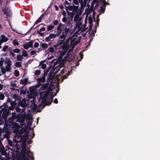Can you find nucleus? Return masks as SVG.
Instances as JSON below:
<instances>
[{
  "label": "nucleus",
  "instance_id": "obj_1",
  "mask_svg": "<svg viewBox=\"0 0 160 160\" xmlns=\"http://www.w3.org/2000/svg\"><path fill=\"white\" fill-rule=\"evenodd\" d=\"M26 118L24 114H18L16 115L15 112L12 113V117L10 118L11 121L16 120V122H19L20 123V126H23L24 124L25 120Z\"/></svg>",
  "mask_w": 160,
  "mask_h": 160
},
{
  "label": "nucleus",
  "instance_id": "obj_2",
  "mask_svg": "<svg viewBox=\"0 0 160 160\" xmlns=\"http://www.w3.org/2000/svg\"><path fill=\"white\" fill-rule=\"evenodd\" d=\"M10 101V99L8 98L6 102L3 104L4 107L2 108V113L1 117L2 120H6L7 119V117L11 114L10 110L8 108V104Z\"/></svg>",
  "mask_w": 160,
  "mask_h": 160
},
{
  "label": "nucleus",
  "instance_id": "obj_3",
  "mask_svg": "<svg viewBox=\"0 0 160 160\" xmlns=\"http://www.w3.org/2000/svg\"><path fill=\"white\" fill-rule=\"evenodd\" d=\"M17 102V105L16 106V110L17 112H20L21 111V109L19 108L21 107L23 108L22 109V111H24L25 110V108L27 107V104L25 98H22L21 97L19 99H18Z\"/></svg>",
  "mask_w": 160,
  "mask_h": 160
},
{
  "label": "nucleus",
  "instance_id": "obj_4",
  "mask_svg": "<svg viewBox=\"0 0 160 160\" xmlns=\"http://www.w3.org/2000/svg\"><path fill=\"white\" fill-rule=\"evenodd\" d=\"M32 154L31 153L30 150H27L25 146H24L22 147V150L21 152L20 153V157H23V159H26V157L30 158L31 157V159L32 160L34 159V158L33 156H31Z\"/></svg>",
  "mask_w": 160,
  "mask_h": 160
},
{
  "label": "nucleus",
  "instance_id": "obj_5",
  "mask_svg": "<svg viewBox=\"0 0 160 160\" xmlns=\"http://www.w3.org/2000/svg\"><path fill=\"white\" fill-rule=\"evenodd\" d=\"M47 72H45L43 75V76L39 78H38L37 79V81L38 82V83L37 84V85L39 87L42 85L41 83H44L46 81V76L47 74Z\"/></svg>",
  "mask_w": 160,
  "mask_h": 160
},
{
  "label": "nucleus",
  "instance_id": "obj_6",
  "mask_svg": "<svg viewBox=\"0 0 160 160\" xmlns=\"http://www.w3.org/2000/svg\"><path fill=\"white\" fill-rule=\"evenodd\" d=\"M48 13H47L46 12H44L39 18L36 20V21L35 22L33 26L30 28V30L28 31H30L33 27L35 26L36 24L41 22L42 19H44L45 17V16L46 15H48Z\"/></svg>",
  "mask_w": 160,
  "mask_h": 160
},
{
  "label": "nucleus",
  "instance_id": "obj_7",
  "mask_svg": "<svg viewBox=\"0 0 160 160\" xmlns=\"http://www.w3.org/2000/svg\"><path fill=\"white\" fill-rule=\"evenodd\" d=\"M9 98L10 100V101L9 102H10V106H9L8 105V108L10 110H13L14 109L16 110V107L17 105V103L15 101H11V99L9 98Z\"/></svg>",
  "mask_w": 160,
  "mask_h": 160
},
{
  "label": "nucleus",
  "instance_id": "obj_8",
  "mask_svg": "<svg viewBox=\"0 0 160 160\" xmlns=\"http://www.w3.org/2000/svg\"><path fill=\"white\" fill-rule=\"evenodd\" d=\"M10 123L11 124V125H12V128L16 129H18L22 127L20 126V123L19 122H16V120L10 121Z\"/></svg>",
  "mask_w": 160,
  "mask_h": 160
},
{
  "label": "nucleus",
  "instance_id": "obj_9",
  "mask_svg": "<svg viewBox=\"0 0 160 160\" xmlns=\"http://www.w3.org/2000/svg\"><path fill=\"white\" fill-rule=\"evenodd\" d=\"M73 12H77L76 14V15H79L81 14L82 13V11H80L79 13H78V6H75L74 5H73Z\"/></svg>",
  "mask_w": 160,
  "mask_h": 160
},
{
  "label": "nucleus",
  "instance_id": "obj_10",
  "mask_svg": "<svg viewBox=\"0 0 160 160\" xmlns=\"http://www.w3.org/2000/svg\"><path fill=\"white\" fill-rule=\"evenodd\" d=\"M2 11L6 16L8 17V14L9 12H10V9L8 7H5L3 8L2 10Z\"/></svg>",
  "mask_w": 160,
  "mask_h": 160
},
{
  "label": "nucleus",
  "instance_id": "obj_11",
  "mask_svg": "<svg viewBox=\"0 0 160 160\" xmlns=\"http://www.w3.org/2000/svg\"><path fill=\"white\" fill-rule=\"evenodd\" d=\"M59 68L58 69V71L55 72L54 74H53V72H54V70H53V69L49 73L48 77L49 78H51L52 79H53V77H54V75H55V74H56V73H57L58 71V70H59Z\"/></svg>",
  "mask_w": 160,
  "mask_h": 160
},
{
  "label": "nucleus",
  "instance_id": "obj_12",
  "mask_svg": "<svg viewBox=\"0 0 160 160\" xmlns=\"http://www.w3.org/2000/svg\"><path fill=\"white\" fill-rule=\"evenodd\" d=\"M28 82V78H25L23 79H21L20 80V83L22 84L26 85Z\"/></svg>",
  "mask_w": 160,
  "mask_h": 160
},
{
  "label": "nucleus",
  "instance_id": "obj_13",
  "mask_svg": "<svg viewBox=\"0 0 160 160\" xmlns=\"http://www.w3.org/2000/svg\"><path fill=\"white\" fill-rule=\"evenodd\" d=\"M52 99H53L52 97V96H51L49 98H48V101H47V100L46 102H44L46 103L47 105L49 106V105H50L51 104L52 102Z\"/></svg>",
  "mask_w": 160,
  "mask_h": 160
},
{
  "label": "nucleus",
  "instance_id": "obj_14",
  "mask_svg": "<svg viewBox=\"0 0 160 160\" xmlns=\"http://www.w3.org/2000/svg\"><path fill=\"white\" fill-rule=\"evenodd\" d=\"M5 63L7 64L6 66H11L12 62L10 59L8 58H6L5 59Z\"/></svg>",
  "mask_w": 160,
  "mask_h": 160
},
{
  "label": "nucleus",
  "instance_id": "obj_15",
  "mask_svg": "<svg viewBox=\"0 0 160 160\" xmlns=\"http://www.w3.org/2000/svg\"><path fill=\"white\" fill-rule=\"evenodd\" d=\"M12 97L14 99V101L17 102L18 101V99H19L21 97H22L18 96L16 94H14L12 95Z\"/></svg>",
  "mask_w": 160,
  "mask_h": 160
},
{
  "label": "nucleus",
  "instance_id": "obj_16",
  "mask_svg": "<svg viewBox=\"0 0 160 160\" xmlns=\"http://www.w3.org/2000/svg\"><path fill=\"white\" fill-rule=\"evenodd\" d=\"M68 47L66 44L65 43L62 45L61 48L63 50L65 51V52H67L68 49Z\"/></svg>",
  "mask_w": 160,
  "mask_h": 160
},
{
  "label": "nucleus",
  "instance_id": "obj_17",
  "mask_svg": "<svg viewBox=\"0 0 160 160\" xmlns=\"http://www.w3.org/2000/svg\"><path fill=\"white\" fill-rule=\"evenodd\" d=\"M64 5L65 6V8L67 12H68V9H69L70 11H73V5H70L68 7L66 6L65 5Z\"/></svg>",
  "mask_w": 160,
  "mask_h": 160
},
{
  "label": "nucleus",
  "instance_id": "obj_18",
  "mask_svg": "<svg viewBox=\"0 0 160 160\" xmlns=\"http://www.w3.org/2000/svg\"><path fill=\"white\" fill-rule=\"evenodd\" d=\"M1 39L4 42H6L8 40V39L7 38L5 37V36L4 34L1 35Z\"/></svg>",
  "mask_w": 160,
  "mask_h": 160
},
{
  "label": "nucleus",
  "instance_id": "obj_19",
  "mask_svg": "<svg viewBox=\"0 0 160 160\" xmlns=\"http://www.w3.org/2000/svg\"><path fill=\"white\" fill-rule=\"evenodd\" d=\"M49 84H48V83H46L45 84H42V86L41 88V89L44 90L45 89H47L48 88V85Z\"/></svg>",
  "mask_w": 160,
  "mask_h": 160
},
{
  "label": "nucleus",
  "instance_id": "obj_20",
  "mask_svg": "<svg viewBox=\"0 0 160 160\" xmlns=\"http://www.w3.org/2000/svg\"><path fill=\"white\" fill-rule=\"evenodd\" d=\"M48 95V94L45 92V94L43 95V98L42 101V102H44L47 101V98Z\"/></svg>",
  "mask_w": 160,
  "mask_h": 160
},
{
  "label": "nucleus",
  "instance_id": "obj_21",
  "mask_svg": "<svg viewBox=\"0 0 160 160\" xmlns=\"http://www.w3.org/2000/svg\"><path fill=\"white\" fill-rule=\"evenodd\" d=\"M40 46L43 49H45L48 48V45L46 43H41L40 44Z\"/></svg>",
  "mask_w": 160,
  "mask_h": 160
},
{
  "label": "nucleus",
  "instance_id": "obj_22",
  "mask_svg": "<svg viewBox=\"0 0 160 160\" xmlns=\"http://www.w3.org/2000/svg\"><path fill=\"white\" fill-rule=\"evenodd\" d=\"M65 40L64 39H59L57 43L59 45L61 46L64 44V42H65Z\"/></svg>",
  "mask_w": 160,
  "mask_h": 160
},
{
  "label": "nucleus",
  "instance_id": "obj_23",
  "mask_svg": "<svg viewBox=\"0 0 160 160\" xmlns=\"http://www.w3.org/2000/svg\"><path fill=\"white\" fill-rule=\"evenodd\" d=\"M8 145L10 146L13 147L15 146L14 144L12 142L11 140L8 139Z\"/></svg>",
  "mask_w": 160,
  "mask_h": 160
},
{
  "label": "nucleus",
  "instance_id": "obj_24",
  "mask_svg": "<svg viewBox=\"0 0 160 160\" xmlns=\"http://www.w3.org/2000/svg\"><path fill=\"white\" fill-rule=\"evenodd\" d=\"M67 36L65 35L64 34V32H62V34L59 37V39H64L65 40L66 37Z\"/></svg>",
  "mask_w": 160,
  "mask_h": 160
},
{
  "label": "nucleus",
  "instance_id": "obj_25",
  "mask_svg": "<svg viewBox=\"0 0 160 160\" xmlns=\"http://www.w3.org/2000/svg\"><path fill=\"white\" fill-rule=\"evenodd\" d=\"M21 140V139H20L18 141H17L16 139V138L14 137L13 138V143L14 144L15 146H16L17 144V143L18 142H20Z\"/></svg>",
  "mask_w": 160,
  "mask_h": 160
},
{
  "label": "nucleus",
  "instance_id": "obj_26",
  "mask_svg": "<svg viewBox=\"0 0 160 160\" xmlns=\"http://www.w3.org/2000/svg\"><path fill=\"white\" fill-rule=\"evenodd\" d=\"M70 31V29L68 28H67L66 27L65 28L63 32H64V34H65L66 36H67L69 31Z\"/></svg>",
  "mask_w": 160,
  "mask_h": 160
},
{
  "label": "nucleus",
  "instance_id": "obj_27",
  "mask_svg": "<svg viewBox=\"0 0 160 160\" xmlns=\"http://www.w3.org/2000/svg\"><path fill=\"white\" fill-rule=\"evenodd\" d=\"M105 6L104 7L103 6H102L101 7V9L100 10V12L102 13H103L105 11Z\"/></svg>",
  "mask_w": 160,
  "mask_h": 160
},
{
  "label": "nucleus",
  "instance_id": "obj_28",
  "mask_svg": "<svg viewBox=\"0 0 160 160\" xmlns=\"http://www.w3.org/2000/svg\"><path fill=\"white\" fill-rule=\"evenodd\" d=\"M15 66L16 67L18 68H20L21 67V63L20 62H16L15 63Z\"/></svg>",
  "mask_w": 160,
  "mask_h": 160
},
{
  "label": "nucleus",
  "instance_id": "obj_29",
  "mask_svg": "<svg viewBox=\"0 0 160 160\" xmlns=\"http://www.w3.org/2000/svg\"><path fill=\"white\" fill-rule=\"evenodd\" d=\"M17 58L18 61H21L23 58V57L21 55H17Z\"/></svg>",
  "mask_w": 160,
  "mask_h": 160
},
{
  "label": "nucleus",
  "instance_id": "obj_30",
  "mask_svg": "<svg viewBox=\"0 0 160 160\" xmlns=\"http://www.w3.org/2000/svg\"><path fill=\"white\" fill-rule=\"evenodd\" d=\"M22 56L24 57H27L28 56V54L26 50H24L22 52Z\"/></svg>",
  "mask_w": 160,
  "mask_h": 160
},
{
  "label": "nucleus",
  "instance_id": "obj_31",
  "mask_svg": "<svg viewBox=\"0 0 160 160\" xmlns=\"http://www.w3.org/2000/svg\"><path fill=\"white\" fill-rule=\"evenodd\" d=\"M54 28V26L52 25H50L47 27V30L50 31L53 29Z\"/></svg>",
  "mask_w": 160,
  "mask_h": 160
},
{
  "label": "nucleus",
  "instance_id": "obj_32",
  "mask_svg": "<svg viewBox=\"0 0 160 160\" xmlns=\"http://www.w3.org/2000/svg\"><path fill=\"white\" fill-rule=\"evenodd\" d=\"M49 36L50 39H52L53 38H55L56 37V35H55V34L50 33L49 34Z\"/></svg>",
  "mask_w": 160,
  "mask_h": 160
},
{
  "label": "nucleus",
  "instance_id": "obj_33",
  "mask_svg": "<svg viewBox=\"0 0 160 160\" xmlns=\"http://www.w3.org/2000/svg\"><path fill=\"white\" fill-rule=\"evenodd\" d=\"M23 47L26 50L28 49L29 48L27 44V43H24L23 45Z\"/></svg>",
  "mask_w": 160,
  "mask_h": 160
},
{
  "label": "nucleus",
  "instance_id": "obj_34",
  "mask_svg": "<svg viewBox=\"0 0 160 160\" xmlns=\"http://www.w3.org/2000/svg\"><path fill=\"white\" fill-rule=\"evenodd\" d=\"M14 75L16 77H18L19 75V72L17 70H15L14 72Z\"/></svg>",
  "mask_w": 160,
  "mask_h": 160
},
{
  "label": "nucleus",
  "instance_id": "obj_35",
  "mask_svg": "<svg viewBox=\"0 0 160 160\" xmlns=\"http://www.w3.org/2000/svg\"><path fill=\"white\" fill-rule=\"evenodd\" d=\"M11 66H6L5 68L6 71L8 72H10L11 71Z\"/></svg>",
  "mask_w": 160,
  "mask_h": 160
},
{
  "label": "nucleus",
  "instance_id": "obj_36",
  "mask_svg": "<svg viewBox=\"0 0 160 160\" xmlns=\"http://www.w3.org/2000/svg\"><path fill=\"white\" fill-rule=\"evenodd\" d=\"M62 24L61 23H59V25L58 27L57 28V30H62Z\"/></svg>",
  "mask_w": 160,
  "mask_h": 160
},
{
  "label": "nucleus",
  "instance_id": "obj_37",
  "mask_svg": "<svg viewBox=\"0 0 160 160\" xmlns=\"http://www.w3.org/2000/svg\"><path fill=\"white\" fill-rule=\"evenodd\" d=\"M27 44L30 48H32L33 46V42L32 41H30L29 42L27 43Z\"/></svg>",
  "mask_w": 160,
  "mask_h": 160
},
{
  "label": "nucleus",
  "instance_id": "obj_38",
  "mask_svg": "<svg viewBox=\"0 0 160 160\" xmlns=\"http://www.w3.org/2000/svg\"><path fill=\"white\" fill-rule=\"evenodd\" d=\"M1 71L2 72L3 74H4L6 73V71L4 67H1Z\"/></svg>",
  "mask_w": 160,
  "mask_h": 160
},
{
  "label": "nucleus",
  "instance_id": "obj_39",
  "mask_svg": "<svg viewBox=\"0 0 160 160\" xmlns=\"http://www.w3.org/2000/svg\"><path fill=\"white\" fill-rule=\"evenodd\" d=\"M34 74L37 76L41 74V71L39 70H36Z\"/></svg>",
  "mask_w": 160,
  "mask_h": 160
},
{
  "label": "nucleus",
  "instance_id": "obj_40",
  "mask_svg": "<svg viewBox=\"0 0 160 160\" xmlns=\"http://www.w3.org/2000/svg\"><path fill=\"white\" fill-rule=\"evenodd\" d=\"M95 36V33L94 32V29H93L91 32L90 34V37L91 38H93Z\"/></svg>",
  "mask_w": 160,
  "mask_h": 160
},
{
  "label": "nucleus",
  "instance_id": "obj_41",
  "mask_svg": "<svg viewBox=\"0 0 160 160\" xmlns=\"http://www.w3.org/2000/svg\"><path fill=\"white\" fill-rule=\"evenodd\" d=\"M89 23V24H92L93 22V19L92 17L89 16L88 17Z\"/></svg>",
  "mask_w": 160,
  "mask_h": 160
},
{
  "label": "nucleus",
  "instance_id": "obj_42",
  "mask_svg": "<svg viewBox=\"0 0 160 160\" xmlns=\"http://www.w3.org/2000/svg\"><path fill=\"white\" fill-rule=\"evenodd\" d=\"M5 98V96L3 94L0 93V99L1 100H4Z\"/></svg>",
  "mask_w": 160,
  "mask_h": 160
},
{
  "label": "nucleus",
  "instance_id": "obj_43",
  "mask_svg": "<svg viewBox=\"0 0 160 160\" xmlns=\"http://www.w3.org/2000/svg\"><path fill=\"white\" fill-rule=\"evenodd\" d=\"M52 91V89L51 88H49L48 89L46 92L48 95L51 93Z\"/></svg>",
  "mask_w": 160,
  "mask_h": 160
},
{
  "label": "nucleus",
  "instance_id": "obj_44",
  "mask_svg": "<svg viewBox=\"0 0 160 160\" xmlns=\"http://www.w3.org/2000/svg\"><path fill=\"white\" fill-rule=\"evenodd\" d=\"M13 43L14 46L18 45L19 44L18 42L16 40H14L13 41Z\"/></svg>",
  "mask_w": 160,
  "mask_h": 160
},
{
  "label": "nucleus",
  "instance_id": "obj_45",
  "mask_svg": "<svg viewBox=\"0 0 160 160\" xmlns=\"http://www.w3.org/2000/svg\"><path fill=\"white\" fill-rule=\"evenodd\" d=\"M48 50L50 52H54V48L52 47H50L48 48Z\"/></svg>",
  "mask_w": 160,
  "mask_h": 160
},
{
  "label": "nucleus",
  "instance_id": "obj_46",
  "mask_svg": "<svg viewBox=\"0 0 160 160\" xmlns=\"http://www.w3.org/2000/svg\"><path fill=\"white\" fill-rule=\"evenodd\" d=\"M13 52L15 53H19L20 52L19 49L16 48L13 50Z\"/></svg>",
  "mask_w": 160,
  "mask_h": 160
},
{
  "label": "nucleus",
  "instance_id": "obj_47",
  "mask_svg": "<svg viewBox=\"0 0 160 160\" xmlns=\"http://www.w3.org/2000/svg\"><path fill=\"white\" fill-rule=\"evenodd\" d=\"M8 46L7 45L3 47V48L2 49V51L4 52H6L7 49L8 48Z\"/></svg>",
  "mask_w": 160,
  "mask_h": 160
},
{
  "label": "nucleus",
  "instance_id": "obj_48",
  "mask_svg": "<svg viewBox=\"0 0 160 160\" xmlns=\"http://www.w3.org/2000/svg\"><path fill=\"white\" fill-rule=\"evenodd\" d=\"M84 26L83 28L82 27L81 28V30L82 32H84L86 29V28H85L86 25L84 24Z\"/></svg>",
  "mask_w": 160,
  "mask_h": 160
},
{
  "label": "nucleus",
  "instance_id": "obj_49",
  "mask_svg": "<svg viewBox=\"0 0 160 160\" xmlns=\"http://www.w3.org/2000/svg\"><path fill=\"white\" fill-rule=\"evenodd\" d=\"M41 68L42 69H44L46 68V65L45 64H41Z\"/></svg>",
  "mask_w": 160,
  "mask_h": 160
},
{
  "label": "nucleus",
  "instance_id": "obj_50",
  "mask_svg": "<svg viewBox=\"0 0 160 160\" xmlns=\"http://www.w3.org/2000/svg\"><path fill=\"white\" fill-rule=\"evenodd\" d=\"M58 20H54L53 22V24L54 25H56L58 24Z\"/></svg>",
  "mask_w": 160,
  "mask_h": 160
},
{
  "label": "nucleus",
  "instance_id": "obj_51",
  "mask_svg": "<svg viewBox=\"0 0 160 160\" xmlns=\"http://www.w3.org/2000/svg\"><path fill=\"white\" fill-rule=\"evenodd\" d=\"M1 152L2 154H4L6 152L5 149L3 147L1 149Z\"/></svg>",
  "mask_w": 160,
  "mask_h": 160
},
{
  "label": "nucleus",
  "instance_id": "obj_52",
  "mask_svg": "<svg viewBox=\"0 0 160 160\" xmlns=\"http://www.w3.org/2000/svg\"><path fill=\"white\" fill-rule=\"evenodd\" d=\"M52 79H51V78H49L48 77L47 80V81H46V83H48V84H49V82Z\"/></svg>",
  "mask_w": 160,
  "mask_h": 160
},
{
  "label": "nucleus",
  "instance_id": "obj_53",
  "mask_svg": "<svg viewBox=\"0 0 160 160\" xmlns=\"http://www.w3.org/2000/svg\"><path fill=\"white\" fill-rule=\"evenodd\" d=\"M73 2L76 5H78V0H73Z\"/></svg>",
  "mask_w": 160,
  "mask_h": 160
},
{
  "label": "nucleus",
  "instance_id": "obj_54",
  "mask_svg": "<svg viewBox=\"0 0 160 160\" xmlns=\"http://www.w3.org/2000/svg\"><path fill=\"white\" fill-rule=\"evenodd\" d=\"M50 38L49 37V36H48L46 37L45 38V40L47 42H48L50 40Z\"/></svg>",
  "mask_w": 160,
  "mask_h": 160
},
{
  "label": "nucleus",
  "instance_id": "obj_55",
  "mask_svg": "<svg viewBox=\"0 0 160 160\" xmlns=\"http://www.w3.org/2000/svg\"><path fill=\"white\" fill-rule=\"evenodd\" d=\"M59 31H58V32L57 33L55 34V35H56V36H58L60 34V33H61V32L62 31V30H58Z\"/></svg>",
  "mask_w": 160,
  "mask_h": 160
},
{
  "label": "nucleus",
  "instance_id": "obj_56",
  "mask_svg": "<svg viewBox=\"0 0 160 160\" xmlns=\"http://www.w3.org/2000/svg\"><path fill=\"white\" fill-rule=\"evenodd\" d=\"M34 46L35 48H37L39 46V43L38 42H36L34 44Z\"/></svg>",
  "mask_w": 160,
  "mask_h": 160
},
{
  "label": "nucleus",
  "instance_id": "obj_57",
  "mask_svg": "<svg viewBox=\"0 0 160 160\" xmlns=\"http://www.w3.org/2000/svg\"><path fill=\"white\" fill-rule=\"evenodd\" d=\"M62 21L64 22H66L67 21V18L66 17H63V18H62Z\"/></svg>",
  "mask_w": 160,
  "mask_h": 160
},
{
  "label": "nucleus",
  "instance_id": "obj_58",
  "mask_svg": "<svg viewBox=\"0 0 160 160\" xmlns=\"http://www.w3.org/2000/svg\"><path fill=\"white\" fill-rule=\"evenodd\" d=\"M37 33L40 35L41 36H42L44 35V33L42 32H41L40 31H38L37 32Z\"/></svg>",
  "mask_w": 160,
  "mask_h": 160
},
{
  "label": "nucleus",
  "instance_id": "obj_59",
  "mask_svg": "<svg viewBox=\"0 0 160 160\" xmlns=\"http://www.w3.org/2000/svg\"><path fill=\"white\" fill-rule=\"evenodd\" d=\"M92 24H89V28L88 30V31L90 33L92 29Z\"/></svg>",
  "mask_w": 160,
  "mask_h": 160
},
{
  "label": "nucleus",
  "instance_id": "obj_60",
  "mask_svg": "<svg viewBox=\"0 0 160 160\" xmlns=\"http://www.w3.org/2000/svg\"><path fill=\"white\" fill-rule=\"evenodd\" d=\"M59 46V45L58 43H57V44L54 45L53 46V47L55 49H58V47Z\"/></svg>",
  "mask_w": 160,
  "mask_h": 160
},
{
  "label": "nucleus",
  "instance_id": "obj_61",
  "mask_svg": "<svg viewBox=\"0 0 160 160\" xmlns=\"http://www.w3.org/2000/svg\"><path fill=\"white\" fill-rule=\"evenodd\" d=\"M86 1L85 2V0L84 1H83V4L82 5H81V8H83L84 7H85V5H86Z\"/></svg>",
  "mask_w": 160,
  "mask_h": 160
},
{
  "label": "nucleus",
  "instance_id": "obj_62",
  "mask_svg": "<svg viewBox=\"0 0 160 160\" xmlns=\"http://www.w3.org/2000/svg\"><path fill=\"white\" fill-rule=\"evenodd\" d=\"M36 52V51L35 50H32L31 51L30 54L31 55H34Z\"/></svg>",
  "mask_w": 160,
  "mask_h": 160
},
{
  "label": "nucleus",
  "instance_id": "obj_63",
  "mask_svg": "<svg viewBox=\"0 0 160 160\" xmlns=\"http://www.w3.org/2000/svg\"><path fill=\"white\" fill-rule=\"evenodd\" d=\"M45 28L44 27H42L38 31H40V32H42V31H45Z\"/></svg>",
  "mask_w": 160,
  "mask_h": 160
},
{
  "label": "nucleus",
  "instance_id": "obj_64",
  "mask_svg": "<svg viewBox=\"0 0 160 160\" xmlns=\"http://www.w3.org/2000/svg\"><path fill=\"white\" fill-rule=\"evenodd\" d=\"M11 84L12 86L14 87L16 86V84L15 82H11Z\"/></svg>",
  "mask_w": 160,
  "mask_h": 160
}]
</instances>
